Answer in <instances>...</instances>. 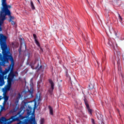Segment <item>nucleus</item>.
<instances>
[{"instance_id":"obj_1","label":"nucleus","mask_w":124,"mask_h":124,"mask_svg":"<svg viewBox=\"0 0 124 124\" xmlns=\"http://www.w3.org/2000/svg\"><path fill=\"white\" fill-rule=\"evenodd\" d=\"M1 1L2 7H0V31H2L1 26L3 24L6 16H9V22H11L15 19L14 16H11V12L10 10L11 8V5H7L6 0H1ZM0 35H1V34H0Z\"/></svg>"},{"instance_id":"obj_2","label":"nucleus","mask_w":124,"mask_h":124,"mask_svg":"<svg viewBox=\"0 0 124 124\" xmlns=\"http://www.w3.org/2000/svg\"><path fill=\"white\" fill-rule=\"evenodd\" d=\"M6 39H7L6 36H4L2 34L0 35V46L2 49V54L0 53V61L1 62L2 65H4L6 62H8L9 57L12 56L11 54H10V52L7 50Z\"/></svg>"},{"instance_id":"obj_3","label":"nucleus","mask_w":124,"mask_h":124,"mask_svg":"<svg viewBox=\"0 0 124 124\" xmlns=\"http://www.w3.org/2000/svg\"><path fill=\"white\" fill-rule=\"evenodd\" d=\"M9 60L11 62V64L9 66L5 68L4 71L0 70V80H2V81H3V75H6L9 71H10V74H15L13 71L14 69V59H13L12 55L9 57Z\"/></svg>"},{"instance_id":"obj_4","label":"nucleus","mask_w":124,"mask_h":124,"mask_svg":"<svg viewBox=\"0 0 124 124\" xmlns=\"http://www.w3.org/2000/svg\"><path fill=\"white\" fill-rule=\"evenodd\" d=\"M25 97L28 99L33 97V88L32 86H31L30 90L28 89V92H25Z\"/></svg>"},{"instance_id":"obj_5","label":"nucleus","mask_w":124,"mask_h":124,"mask_svg":"<svg viewBox=\"0 0 124 124\" xmlns=\"http://www.w3.org/2000/svg\"><path fill=\"white\" fill-rule=\"evenodd\" d=\"M12 86V82L10 81H7V85H6L2 89V91L3 92V93H5L6 92H8V91H10V89L11 88Z\"/></svg>"},{"instance_id":"obj_6","label":"nucleus","mask_w":124,"mask_h":124,"mask_svg":"<svg viewBox=\"0 0 124 124\" xmlns=\"http://www.w3.org/2000/svg\"><path fill=\"white\" fill-rule=\"evenodd\" d=\"M48 82H49V84H50V87H51V88H49V89L48 90V93H50V94H52L53 93V91H54V81H53V80L51 79H49Z\"/></svg>"},{"instance_id":"obj_7","label":"nucleus","mask_w":124,"mask_h":124,"mask_svg":"<svg viewBox=\"0 0 124 124\" xmlns=\"http://www.w3.org/2000/svg\"><path fill=\"white\" fill-rule=\"evenodd\" d=\"M16 76V74H10L9 73L8 77H7V81L11 82L12 83L13 81V79H14V77Z\"/></svg>"},{"instance_id":"obj_8","label":"nucleus","mask_w":124,"mask_h":124,"mask_svg":"<svg viewBox=\"0 0 124 124\" xmlns=\"http://www.w3.org/2000/svg\"><path fill=\"white\" fill-rule=\"evenodd\" d=\"M3 98L4 99L3 105V106H4V105H5V104L6 103V102H7V101H8L9 96H7L6 95V93H3Z\"/></svg>"},{"instance_id":"obj_9","label":"nucleus","mask_w":124,"mask_h":124,"mask_svg":"<svg viewBox=\"0 0 124 124\" xmlns=\"http://www.w3.org/2000/svg\"><path fill=\"white\" fill-rule=\"evenodd\" d=\"M0 70H2L1 68H0ZM4 79H7V76H3V80L1 79H0V87H2L3 85H4L5 82H4Z\"/></svg>"},{"instance_id":"obj_10","label":"nucleus","mask_w":124,"mask_h":124,"mask_svg":"<svg viewBox=\"0 0 124 124\" xmlns=\"http://www.w3.org/2000/svg\"><path fill=\"white\" fill-rule=\"evenodd\" d=\"M83 101L86 108H89V107H90V102H89L86 97H84V98H83Z\"/></svg>"},{"instance_id":"obj_11","label":"nucleus","mask_w":124,"mask_h":124,"mask_svg":"<svg viewBox=\"0 0 124 124\" xmlns=\"http://www.w3.org/2000/svg\"><path fill=\"white\" fill-rule=\"evenodd\" d=\"M97 118L99 121H100L101 122H103V116L101 114H96Z\"/></svg>"},{"instance_id":"obj_12","label":"nucleus","mask_w":124,"mask_h":124,"mask_svg":"<svg viewBox=\"0 0 124 124\" xmlns=\"http://www.w3.org/2000/svg\"><path fill=\"white\" fill-rule=\"evenodd\" d=\"M48 109L49 110V114L53 116L54 115V110H53V108L51 106H48Z\"/></svg>"},{"instance_id":"obj_13","label":"nucleus","mask_w":124,"mask_h":124,"mask_svg":"<svg viewBox=\"0 0 124 124\" xmlns=\"http://www.w3.org/2000/svg\"><path fill=\"white\" fill-rule=\"evenodd\" d=\"M86 109H87L88 111V113L90 115H93V109H91L90 108V107H88V108H86Z\"/></svg>"},{"instance_id":"obj_14","label":"nucleus","mask_w":124,"mask_h":124,"mask_svg":"<svg viewBox=\"0 0 124 124\" xmlns=\"http://www.w3.org/2000/svg\"><path fill=\"white\" fill-rule=\"evenodd\" d=\"M31 9L32 10H34V9H35V7H34V5L33 4V2H32V1H31Z\"/></svg>"},{"instance_id":"obj_15","label":"nucleus","mask_w":124,"mask_h":124,"mask_svg":"<svg viewBox=\"0 0 124 124\" xmlns=\"http://www.w3.org/2000/svg\"><path fill=\"white\" fill-rule=\"evenodd\" d=\"M108 45H109V46H112V45H113V44L112 43V42H111V39H108Z\"/></svg>"},{"instance_id":"obj_16","label":"nucleus","mask_w":124,"mask_h":124,"mask_svg":"<svg viewBox=\"0 0 124 124\" xmlns=\"http://www.w3.org/2000/svg\"><path fill=\"white\" fill-rule=\"evenodd\" d=\"M19 41H20V44H21V45H23V43H24V39H23V38H20V40H19Z\"/></svg>"},{"instance_id":"obj_17","label":"nucleus","mask_w":124,"mask_h":124,"mask_svg":"<svg viewBox=\"0 0 124 124\" xmlns=\"http://www.w3.org/2000/svg\"><path fill=\"white\" fill-rule=\"evenodd\" d=\"M35 100L36 101H39L40 100V96H36V98H35Z\"/></svg>"},{"instance_id":"obj_18","label":"nucleus","mask_w":124,"mask_h":124,"mask_svg":"<svg viewBox=\"0 0 124 124\" xmlns=\"http://www.w3.org/2000/svg\"><path fill=\"white\" fill-rule=\"evenodd\" d=\"M89 87L90 89H93V84H92L91 83H90L89 85Z\"/></svg>"},{"instance_id":"obj_19","label":"nucleus","mask_w":124,"mask_h":124,"mask_svg":"<svg viewBox=\"0 0 124 124\" xmlns=\"http://www.w3.org/2000/svg\"><path fill=\"white\" fill-rule=\"evenodd\" d=\"M117 14L118 15L119 19H120V20H121V21H123V18H122V16H121V15H120V14H119V13H118Z\"/></svg>"},{"instance_id":"obj_20","label":"nucleus","mask_w":124,"mask_h":124,"mask_svg":"<svg viewBox=\"0 0 124 124\" xmlns=\"http://www.w3.org/2000/svg\"><path fill=\"white\" fill-rule=\"evenodd\" d=\"M35 42L36 44H37V45H38V46H40L39 42H38V41H37V40L35 39Z\"/></svg>"},{"instance_id":"obj_21","label":"nucleus","mask_w":124,"mask_h":124,"mask_svg":"<svg viewBox=\"0 0 124 124\" xmlns=\"http://www.w3.org/2000/svg\"><path fill=\"white\" fill-rule=\"evenodd\" d=\"M44 124V119H41L40 121V124Z\"/></svg>"},{"instance_id":"obj_22","label":"nucleus","mask_w":124,"mask_h":124,"mask_svg":"<svg viewBox=\"0 0 124 124\" xmlns=\"http://www.w3.org/2000/svg\"><path fill=\"white\" fill-rule=\"evenodd\" d=\"M34 108H37V105L36 104V102H34Z\"/></svg>"},{"instance_id":"obj_23","label":"nucleus","mask_w":124,"mask_h":124,"mask_svg":"<svg viewBox=\"0 0 124 124\" xmlns=\"http://www.w3.org/2000/svg\"><path fill=\"white\" fill-rule=\"evenodd\" d=\"M91 122L93 124H95V123L94 122V120L93 119H91Z\"/></svg>"},{"instance_id":"obj_24","label":"nucleus","mask_w":124,"mask_h":124,"mask_svg":"<svg viewBox=\"0 0 124 124\" xmlns=\"http://www.w3.org/2000/svg\"><path fill=\"white\" fill-rule=\"evenodd\" d=\"M21 51H22V47L21 46H20L19 48L18 49L19 53H21Z\"/></svg>"},{"instance_id":"obj_25","label":"nucleus","mask_w":124,"mask_h":124,"mask_svg":"<svg viewBox=\"0 0 124 124\" xmlns=\"http://www.w3.org/2000/svg\"><path fill=\"white\" fill-rule=\"evenodd\" d=\"M31 112L28 111V112H27V115H28L27 118H28L29 116H30V115H31Z\"/></svg>"},{"instance_id":"obj_26","label":"nucleus","mask_w":124,"mask_h":124,"mask_svg":"<svg viewBox=\"0 0 124 124\" xmlns=\"http://www.w3.org/2000/svg\"><path fill=\"white\" fill-rule=\"evenodd\" d=\"M33 37H34V39H35H35H36V35L35 34H33Z\"/></svg>"},{"instance_id":"obj_27","label":"nucleus","mask_w":124,"mask_h":124,"mask_svg":"<svg viewBox=\"0 0 124 124\" xmlns=\"http://www.w3.org/2000/svg\"><path fill=\"white\" fill-rule=\"evenodd\" d=\"M11 22L12 25H15V22H14L13 20H12Z\"/></svg>"},{"instance_id":"obj_28","label":"nucleus","mask_w":124,"mask_h":124,"mask_svg":"<svg viewBox=\"0 0 124 124\" xmlns=\"http://www.w3.org/2000/svg\"><path fill=\"white\" fill-rule=\"evenodd\" d=\"M39 66V63H38L37 66L35 67V69H37Z\"/></svg>"},{"instance_id":"obj_29","label":"nucleus","mask_w":124,"mask_h":124,"mask_svg":"<svg viewBox=\"0 0 124 124\" xmlns=\"http://www.w3.org/2000/svg\"><path fill=\"white\" fill-rule=\"evenodd\" d=\"M83 38H84V40H85V41H87V40H88L87 38H85V37H84V36H82Z\"/></svg>"},{"instance_id":"obj_30","label":"nucleus","mask_w":124,"mask_h":124,"mask_svg":"<svg viewBox=\"0 0 124 124\" xmlns=\"http://www.w3.org/2000/svg\"><path fill=\"white\" fill-rule=\"evenodd\" d=\"M66 77H69V75L67 73V72H66Z\"/></svg>"},{"instance_id":"obj_31","label":"nucleus","mask_w":124,"mask_h":124,"mask_svg":"<svg viewBox=\"0 0 124 124\" xmlns=\"http://www.w3.org/2000/svg\"><path fill=\"white\" fill-rule=\"evenodd\" d=\"M42 68V66L41 65V66H40V67L38 68V70H40V69H41Z\"/></svg>"},{"instance_id":"obj_32","label":"nucleus","mask_w":124,"mask_h":124,"mask_svg":"<svg viewBox=\"0 0 124 124\" xmlns=\"http://www.w3.org/2000/svg\"><path fill=\"white\" fill-rule=\"evenodd\" d=\"M15 74H18V72L16 71V72H15Z\"/></svg>"},{"instance_id":"obj_33","label":"nucleus","mask_w":124,"mask_h":124,"mask_svg":"<svg viewBox=\"0 0 124 124\" xmlns=\"http://www.w3.org/2000/svg\"><path fill=\"white\" fill-rule=\"evenodd\" d=\"M1 99H2V98H1V96L0 95V101H1Z\"/></svg>"},{"instance_id":"obj_34","label":"nucleus","mask_w":124,"mask_h":124,"mask_svg":"<svg viewBox=\"0 0 124 124\" xmlns=\"http://www.w3.org/2000/svg\"><path fill=\"white\" fill-rule=\"evenodd\" d=\"M115 35L116 36H117V33L115 32Z\"/></svg>"},{"instance_id":"obj_35","label":"nucleus","mask_w":124,"mask_h":124,"mask_svg":"<svg viewBox=\"0 0 124 124\" xmlns=\"http://www.w3.org/2000/svg\"><path fill=\"white\" fill-rule=\"evenodd\" d=\"M37 1H38V2H40L39 1V0H37Z\"/></svg>"}]
</instances>
